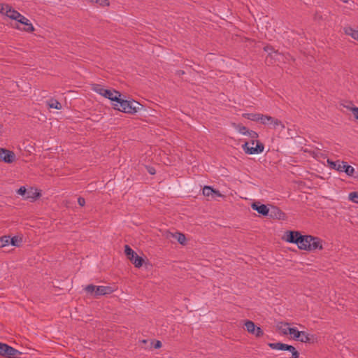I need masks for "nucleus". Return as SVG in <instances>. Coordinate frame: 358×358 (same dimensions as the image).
I'll list each match as a JSON object with an SVG mask.
<instances>
[{
	"label": "nucleus",
	"mask_w": 358,
	"mask_h": 358,
	"mask_svg": "<svg viewBox=\"0 0 358 358\" xmlns=\"http://www.w3.org/2000/svg\"><path fill=\"white\" fill-rule=\"evenodd\" d=\"M113 107L125 113L135 114L141 109L143 106L133 99L124 100L120 97V100L113 103Z\"/></svg>",
	"instance_id": "f257e3e1"
},
{
	"label": "nucleus",
	"mask_w": 358,
	"mask_h": 358,
	"mask_svg": "<svg viewBox=\"0 0 358 358\" xmlns=\"http://www.w3.org/2000/svg\"><path fill=\"white\" fill-rule=\"evenodd\" d=\"M327 163L329 164L331 169L339 172H345L348 176H353L355 173V169L352 166L348 165L345 162H341L339 160L334 162L327 159Z\"/></svg>",
	"instance_id": "f03ea898"
},
{
	"label": "nucleus",
	"mask_w": 358,
	"mask_h": 358,
	"mask_svg": "<svg viewBox=\"0 0 358 358\" xmlns=\"http://www.w3.org/2000/svg\"><path fill=\"white\" fill-rule=\"evenodd\" d=\"M255 144V140H252L250 143L246 142L242 145L243 150L248 155L262 153L264 149V145L258 141H257L255 146H254Z\"/></svg>",
	"instance_id": "7ed1b4c3"
},
{
	"label": "nucleus",
	"mask_w": 358,
	"mask_h": 358,
	"mask_svg": "<svg viewBox=\"0 0 358 358\" xmlns=\"http://www.w3.org/2000/svg\"><path fill=\"white\" fill-rule=\"evenodd\" d=\"M124 253L136 268L142 266L143 259L139 257L128 245L124 246Z\"/></svg>",
	"instance_id": "20e7f679"
},
{
	"label": "nucleus",
	"mask_w": 358,
	"mask_h": 358,
	"mask_svg": "<svg viewBox=\"0 0 358 358\" xmlns=\"http://www.w3.org/2000/svg\"><path fill=\"white\" fill-rule=\"evenodd\" d=\"M17 354H20V352L15 349L14 348L0 342V355L7 357L11 358L15 356Z\"/></svg>",
	"instance_id": "39448f33"
},
{
	"label": "nucleus",
	"mask_w": 358,
	"mask_h": 358,
	"mask_svg": "<svg viewBox=\"0 0 358 358\" xmlns=\"http://www.w3.org/2000/svg\"><path fill=\"white\" fill-rule=\"evenodd\" d=\"M0 159L6 163H12L15 159V155L13 151L0 148Z\"/></svg>",
	"instance_id": "423d86ee"
},
{
	"label": "nucleus",
	"mask_w": 358,
	"mask_h": 358,
	"mask_svg": "<svg viewBox=\"0 0 358 358\" xmlns=\"http://www.w3.org/2000/svg\"><path fill=\"white\" fill-rule=\"evenodd\" d=\"M301 236V233L298 231H288L285 233L284 238L287 242L298 245Z\"/></svg>",
	"instance_id": "0eeeda50"
},
{
	"label": "nucleus",
	"mask_w": 358,
	"mask_h": 358,
	"mask_svg": "<svg viewBox=\"0 0 358 358\" xmlns=\"http://www.w3.org/2000/svg\"><path fill=\"white\" fill-rule=\"evenodd\" d=\"M15 20L25 26V27L23 29L24 31L27 32H32L34 31V26L30 22V21L20 13L17 15V17Z\"/></svg>",
	"instance_id": "6e6552de"
},
{
	"label": "nucleus",
	"mask_w": 358,
	"mask_h": 358,
	"mask_svg": "<svg viewBox=\"0 0 358 358\" xmlns=\"http://www.w3.org/2000/svg\"><path fill=\"white\" fill-rule=\"evenodd\" d=\"M311 240H312V236H310V235H305V236L301 235V238H300V239L299 241L298 245H297L298 248L300 250H308L309 247H310V243Z\"/></svg>",
	"instance_id": "1a4fd4ad"
},
{
	"label": "nucleus",
	"mask_w": 358,
	"mask_h": 358,
	"mask_svg": "<svg viewBox=\"0 0 358 358\" xmlns=\"http://www.w3.org/2000/svg\"><path fill=\"white\" fill-rule=\"evenodd\" d=\"M251 207L253 210L258 212V213L266 216L269 214V208L264 204H261L259 202H255L252 203Z\"/></svg>",
	"instance_id": "9d476101"
},
{
	"label": "nucleus",
	"mask_w": 358,
	"mask_h": 358,
	"mask_svg": "<svg viewBox=\"0 0 358 358\" xmlns=\"http://www.w3.org/2000/svg\"><path fill=\"white\" fill-rule=\"evenodd\" d=\"M103 96L117 103L120 100V97H121V94L115 90L106 89Z\"/></svg>",
	"instance_id": "9b49d317"
},
{
	"label": "nucleus",
	"mask_w": 358,
	"mask_h": 358,
	"mask_svg": "<svg viewBox=\"0 0 358 358\" xmlns=\"http://www.w3.org/2000/svg\"><path fill=\"white\" fill-rule=\"evenodd\" d=\"M323 248L322 246V241L316 236H312V240L310 243V247L308 248V251H315L317 250H322Z\"/></svg>",
	"instance_id": "f8f14e48"
},
{
	"label": "nucleus",
	"mask_w": 358,
	"mask_h": 358,
	"mask_svg": "<svg viewBox=\"0 0 358 358\" xmlns=\"http://www.w3.org/2000/svg\"><path fill=\"white\" fill-rule=\"evenodd\" d=\"M269 216L278 220H284L285 214L278 207L272 206L269 210Z\"/></svg>",
	"instance_id": "ddd939ff"
},
{
	"label": "nucleus",
	"mask_w": 358,
	"mask_h": 358,
	"mask_svg": "<svg viewBox=\"0 0 358 358\" xmlns=\"http://www.w3.org/2000/svg\"><path fill=\"white\" fill-rule=\"evenodd\" d=\"M203 194L208 197L211 196L212 198L222 196L218 190H215L210 186H205L203 188Z\"/></svg>",
	"instance_id": "4468645a"
},
{
	"label": "nucleus",
	"mask_w": 358,
	"mask_h": 358,
	"mask_svg": "<svg viewBox=\"0 0 358 358\" xmlns=\"http://www.w3.org/2000/svg\"><path fill=\"white\" fill-rule=\"evenodd\" d=\"M113 292L112 287L109 286H96L95 291V296L106 295L110 294Z\"/></svg>",
	"instance_id": "2eb2a0df"
},
{
	"label": "nucleus",
	"mask_w": 358,
	"mask_h": 358,
	"mask_svg": "<svg viewBox=\"0 0 358 358\" xmlns=\"http://www.w3.org/2000/svg\"><path fill=\"white\" fill-rule=\"evenodd\" d=\"M316 340V338L313 334H309L306 331H301V337L299 338V341L302 343H313Z\"/></svg>",
	"instance_id": "dca6fc26"
},
{
	"label": "nucleus",
	"mask_w": 358,
	"mask_h": 358,
	"mask_svg": "<svg viewBox=\"0 0 358 358\" xmlns=\"http://www.w3.org/2000/svg\"><path fill=\"white\" fill-rule=\"evenodd\" d=\"M344 32L345 34L350 36L352 38L358 41V30H355L350 27H346L344 28Z\"/></svg>",
	"instance_id": "f3484780"
},
{
	"label": "nucleus",
	"mask_w": 358,
	"mask_h": 358,
	"mask_svg": "<svg viewBox=\"0 0 358 358\" xmlns=\"http://www.w3.org/2000/svg\"><path fill=\"white\" fill-rule=\"evenodd\" d=\"M20 14V13L17 10H15V9H13L10 5L8 7V10H6V12H5V15L12 19V20H15L16 18L17 17V15Z\"/></svg>",
	"instance_id": "a211bd4d"
},
{
	"label": "nucleus",
	"mask_w": 358,
	"mask_h": 358,
	"mask_svg": "<svg viewBox=\"0 0 358 358\" xmlns=\"http://www.w3.org/2000/svg\"><path fill=\"white\" fill-rule=\"evenodd\" d=\"M47 106L50 108H55L57 110L62 109V104L55 99H50L46 101Z\"/></svg>",
	"instance_id": "6ab92c4d"
},
{
	"label": "nucleus",
	"mask_w": 358,
	"mask_h": 358,
	"mask_svg": "<svg viewBox=\"0 0 358 358\" xmlns=\"http://www.w3.org/2000/svg\"><path fill=\"white\" fill-rule=\"evenodd\" d=\"M243 117L254 122H259L262 118V114L260 113H245L243 114Z\"/></svg>",
	"instance_id": "aec40b11"
},
{
	"label": "nucleus",
	"mask_w": 358,
	"mask_h": 358,
	"mask_svg": "<svg viewBox=\"0 0 358 358\" xmlns=\"http://www.w3.org/2000/svg\"><path fill=\"white\" fill-rule=\"evenodd\" d=\"M284 350L290 352L292 353V358H299V352L292 345L286 344Z\"/></svg>",
	"instance_id": "412c9836"
},
{
	"label": "nucleus",
	"mask_w": 358,
	"mask_h": 358,
	"mask_svg": "<svg viewBox=\"0 0 358 358\" xmlns=\"http://www.w3.org/2000/svg\"><path fill=\"white\" fill-rule=\"evenodd\" d=\"M270 126H272V128L275 129L278 128L283 129L285 128L283 123L280 120L274 117H272V121H271Z\"/></svg>",
	"instance_id": "4be33fe9"
},
{
	"label": "nucleus",
	"mask_w": 358,
	"mask_h": 358,
	"mask_svg": "<svg viewBox=\"0 0 358 358\" xmlns=\"http://www.w3.org/2000/svg\"><path fill=\"white\" fill-rule=\"evenodd\" d=\"M170 235L171 237L176 238L180 244H184L186 241V238H185V235L182 233H180V232H176V234L170 233Z\"/></svg>",
	"instance_id": "5701e85b"
},
{
	"label": "nucleus",
	"mask_w": 358,
	"mask_h": 358,
	"mask_svg": "<svg viewBox=\"0 0 358 358\" xmlns=\"http://www.w3.org/2000/svg\"><path fill=\"white\" fill-rule=\"evenodd\" d=\"M268 345L273 350H284L286 344L282 343H270Z\"/></svg>",
	"instance_id": "b1692460"
},
{
	"label": "nucleus",
	"mask_w": 358,
	"mask_h": 358,
	"mask_svg": "<svg viewBox=\"0 0 358 358\" xmlns=\"http://www.w3.org/2000/svg\"><path fill=\"white\" fill-rule=\"evenodd\" d=\"M288 331H289V334L293 336L294 339L299 341V338L301 337V331H298L296 328L292 327V328H288Z\"/></svg>",
	"instance_id": "393cba45"
},
{
	"label": "nucleus",
	"mask_w": 358,
	"mask_h": 358,
	"mask_svg": "<svg viewBox=\"0 0 358 358\" xmlns=\"http://www.w3.org/2000/svg\"><path fill=\"white\" fill-rule=\"evenodd\" d=\"M245 327L246 328V330L252 334V333H254L255 331V323L252 322V321H250V320H248L245 322Z\"/></svg>",
	"instance_id": "a878e982"
},
{
	"label": "nucleus",
	"mask_w": 358,
	"mask_h": 358,
	"mask_svg": "<svg viewBox=\"0 0 358 358\" xmlns=\"http://www.w3.org/2000/svg\"><path fill=\"white\" fill-rule=\"evenodd\" d=\"M40 195L39 193L36 192H34L32 189H30V190H27V194H25V196H24V199H32L33 200H34L35 199H36L37 197H38Z\"/></svg>",
	"instance_id": "bb28decb"
},
{
	"label": "nucleus",
	"mask_w": 358,
	"mask_h": 358,
	"mask_svg": "<svg viewBox=\"0 0 358 358\" xmlns=\"http://www.w3.org/2000/svg\"><path fill=\"white\" fill-rule=\"evenodd\" d=\"M92 89L93 91H94L95 92H96L97 94H99L101 96H103L104 91L106 90V89L103 88V87L102 85H99V84H94L92 86Z\"/></svg>",
	"instance_id": "cd10ccee"
},
{
	"label": "nucleus",
	"mask_w": 358,
	"mask_h": 358,
	"mask_svg": "<svg viewBox=\"0 0 358 358\" xmlns=\"http://www.w3.org/2000/svg\"><path fill=\"white\" fill-rule=\"evenodd\" d=\"M10 244V236H3L0 237V248H3Z\"/></svg>",
	"instance_id": "c85d7f7f"
},
{
	"label": "nucleus",
	"mask_w": 358,
	"mask_h": 358,
	"mask_svg": "<svg viewBox=\"0 0 358 358\" xmlns=\"http://www.w3.org/2000/svg\"><path fill=\"white\" fill-rule=\"evenodd\" d=\"M272 117L271 116L262 114V118L259 122L264 125H270Z\"/></svg>",
	"instance_id": "c756f323"
},
{
	"label": "nucleus",
	"mask_w": 358,
	"mask_h": 358,
	"mask_svg": "<svg viewBox=\"0 0 358 358\" xmlns=\"http://www.w3.org/2000/svg\"><path fill=\"white\" fill-rule=\"evenodd\" d=\"M289 324L288 323H280L279 324H278V329L283 334H289V331H288V328H289L288 327Z\"/></svg>",
	"instance_id": "7c9ffc66"
},
{
	"label": "nucleus",
	"mask_w": 358,
	"mask_h": 358,
	"mask_svg": "<svg viewBox=\"0 0 358 358\" xmlns=\"http://www.w3.org/2000/svg\"><path fill=\"white\" fill-rule=\"evenodd\" d=\"M234 127L240 134L243 135L248 134V129L245 127L241 124H235Z\"/></svg>",
	"instance_id": "2f4dec72"
},
{
	"label": "nucleus",
	"mask_w": 358,
	"mask_h": 358,
	"mask_svg": "<svg viewBox=\"0 0 358 358\" xmlns=\"http://www.w3.org/2000/svg\"><path fill=\"white\" fill-rule=\"evenodd\" d=\"M348 199L353 203H358V192H352L348 194Z\"/></svg>",
	"instance_id": "473e14b6"
},
{
	"label": "nucleus",
	"mask_w": 358,
	"mask_h": 358,
	"mask_svg": "<svg viewBox=\"0 0 358 358\" xmlns=\"http://www.w3.org/2000/svg\"><path fill=\"white\" fill-rule=\"evenodd\" d=\"M20 243H21V239H19L17 236H14L13 238L10 237V243L13 246L19 247Z\"/></svg>",
	"instance_id": "72a5a7b5"
},
{
	"label": "nucleus",
	"mask_w": 358,
	"mask_h": 358,
	"mask_svg": "<svg viewBox=\"0 0 358 358\" xmlns=\"http://www.w3.org/2000/svg\"><path fill=\"white\" fill-rule=\"evenodd\" d=\"M90 2L96 3L99 4L101 6H109L108 0H88Z\"/></svg>",
	"instance_id": "f704fd0d"
},
{
	"label": "nucleus",
	"mask_w": 358,
	"mask_h": 358,
	"mask_svg": "<svg viewBox=\"0 0 358 358\" xmlns=\"http://www.w3.org/2000/svg\"><path fill=\"white\" fill-rule=\"evenodd\" d=\"M96 289V286L93 285H88L85 287V291L87 292L88 293H92V294L93 293L94 295L95 296Z\"/></svg>",
	"instance_id": "c9c22d12"
},
{
	"label": "nucleus",
	"mask_w": 358,
	"mask_h": 358,
	"mask_svg": "<svg viewBox=\"0 0 358 358\" xmlns=\"http://www.w3.org/2000/svg\"><path fill=\"white\" fill-rule=\"evenodd\" d=\"M255 330V331L252 333V334L255 335L256 337L259 338L264 335V331L260 327H256Z\"/></svg>",
	"instance_id": "e433bc0d"
},
{
	"label": "nucleus",
	"mask_w": 358,
	"mask_h": 358,
	"mask_svg": "<svg viewBox=\"0 0 358 358\" xmlns=\"http://www.w3.org/2000/svg\"><path fill=\"white\" fill-rule=\"evenodd\" d=\"M341 105L349 110H351V108L355 107L352 101H344Z\"/></svg>",
	"instance_id": "4c0bfd02"
},
{
	"label": "nucleus",
	"mask_w": 358,
	"mask_h": 358,
	"mask_svg": "<svg viewBox=\"0 0 358 358\" xmlns=\"http://www.w3.org/2000/svg\"><path fill=\"white\" fill-rule=\"evenodd\" d=\"M246 136H248L252 138V140H255V138H258V134L256 131L248 130V134Z\"/></svg>",
	"instance_id": "58836bf2"
},
{
	"label": "nucleus",
	"mask_w": 358,
	"mask_h": 358,
	"mask_svg": "<svg viewBox=\"0 0 358 358\" xmlns=\"http://www.w3.org/2000/svg\"><path fill=\"white\" fill-rule=\"evenodd\" d=\"M8 6L9 4L0 3V13L5 15Z\"/></svg>",
	"instance_id": "ea45409f"
},
{
	"label": "nucleus",
	"mask_w": 358,
	"mask_h": 358,
	"mask_svg": "<svg viewBox=\"0 0 358 358\" xmlns=\"http://www.w3.org/2000/svg\"><path fill=\"white\" fill-rule=\"evenodd\" d=\"M264 50L265 52H268L269 55H271L272 52L276 53V52L274 51L273 48L271 45H266L264 48Z\"/></svg>",
	"instance_id": "a19ab883"
},
{
	"label": "nucleus",
	"mask_w": 358,
	"mask_h": 358,
	"mask_svg": "<svg viewBox=\"0 0 358 358\" xmlns=\"http://www.w3.org/2000/svg\"><path fill=\"white\" fill-rule=\"evenodd\" d=\"M17 192L18 194H20V195L24 196L27 194V189L24 187H20L17 189Z\"/></svg>",
	"instance_id": "79ce46f5"
},
{
	"label": "nucleus",
	"mask_w": 358,
	"mask_h": 358,
	"mask_svg": "<svg viewBox=\"0 0 358 358\" xmlns=\"http://www.w3.org/2000/svg\"><path fill=\"white\" fill-rule=\"evenodd\" d=\"M351 111L352 112L354 117L358 120V107L351 108Z\"/></svg>",
	"instance_id": "37998d69"
},
{
	"label": "nucleus",
	"mask_w": 358,
	"mask_h": 358,
	"mask_svg": "<svg viewBox=\"0 0 358 358\" xmlns=\"http://www.w3.org/2000/svg\"><path fill=\"white\" fill-rule=\"evenodd\" d=\"M78 203L80 206H84L85 204V200L83 197H79L78 199Z\"/></svg>",
	"instance_id": "c03bdc74"
},
{
	"label": "nucleus",
	"mask_w": 358,
	"mask_h": 358,
	"mask_svg": "<svg viewBox=\"0 0 358 358\" xmlns=\"http://www.w3.org/2000/svg\"><path fill=\"white\" fill-rule=\"evenodd\" d=\"M162 344L161 341H155V343H154V348L159 349L162 347Z\"/></svg>",
	"instance_id": "a18cd8bd"
},
{
	"label": "nucleus",
	"mask_w": 358,
	"mask_h": 358,
	"mask_svg": "<svg viewBox=\"0 0 358 358\" xmlns=\"http://www.w3.org/2000/svg\"><path fill=\"white\" fill-rule=\"evenodd\" d=\"M148 171L151 175H154L156 173L155 169L153 167H148Z\"/></svg>",
	"instance_id": "49530a36"
},
{
	"label": "nucleus",
	"mask_w": 358,
	"mask_h": 358,
	"mask_svg": "<svg viewBox=\"0 0 358 358\" xmlns=\"http://www.w3.org/2000/svg\"><path fill=\"white\" fill-rule=\"evenodd\" d=\"M141 342L145 344V343H146L148 342V341L147 340H142V341H141Z\"/></svg>",
	"instance_id": "de8ad7c7"
},
{
	"label": "nucleus",
	"mask_w": 358,
	"mask_h": 358,
	"mask_svg": "<svg viewBox=\"0 0 358 358\" xmlns=\"http://www.w3.org/2000/svg\"><path fill=\"white\" fill-rule=\"evenodd\" d=\"M341 1H343V3H348L349 0H341Z\"/></svg>",
	"instance_id": "09e8293b"
}]
</instances>
